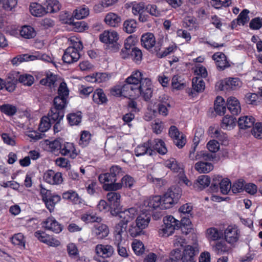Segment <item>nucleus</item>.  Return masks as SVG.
Segmentation results:
<instances>
[{
	"label": "nucleus",
	"instance_id": "1",
	"mask_svg": "<svg viewBox=\"0 0 262 262\" xmlns=\"http://www.w3.org/2000/svg\"><path fill=\"white\" fill-rule=\"evenodd\" d=\"M123 96L141 97L146 102L150 101L152 96L153 89L151 80L143 78V74L139 70L134 71L124 81L121 87Z\"/></svg>",
	"mask_w": 262,
	"mask_h": 262
},
{
	"label": "nucleus",
	"instance_id": "2",
	"mask_svg": "<svg viewBox=\"0 0 262 262\" xmlns=\"http://www.w3.org/2000/svg\"><path fill=\"white\" fill-rule=\"evenodd\" d=\"M122 176V168L117 165H114L110 169V172L100 174L98 177L101 183H105L103 188L106 191H116L121 188L120 183L116 182Z\"/></svg>",
	"mask_w": 262,
	"mask_h": 262
},
{
	"label": "nucleus",
	"instance_id": "3",
	"mask_svg": "<svg viewBox=\"0 0 262 262\" xmlns=\"http://www.w3.org/2000/svg\"><path fill=\"white\" fill-rule=\"evenodd\" d=\"M193 205L190 203L181 206V234L187 235L193 230L190 220L193 216Z\"/></svg>",
	"mask_w": 262,
	"mask_h": 262
},
{
	"label": "nucleus",
	"instance_id": "4",
	"mask_svg": "<svg viewBox=\"0 0 262 262\" xmlns=\"http://www.w3.org/2000/svg\"><path fill=\"white\" fill-rule=\"evenodd\" d=\"M180 190L178 185L172 186L161 196V209H167L177 203L180 198Z\"/></svg>",
	"mask_w": 262,
	"mask_h": 262
},
{
	"label": "nucleus",
	"instance_id": "5",
	"mask_svg": "<svg viewBox=\"0 0 262 262\" xmlns=\"http://www.w3.org/2000/svg\"><path fill=\"white\" fill-rule=\"evenodd\" d=\"M137 214V209L135 208H130L121 210V207L119 209L111 211V215L115 216H118L120 219L119 222L116 225L118 227L126 229L128 223L132 222Z\"/></svg>",
	"mask_w": 262,
	"mask_h": 262
},
{
	"label": "nucleus",
	"instance_id": "6",
	"mask_svg": "<svg viewBox=\"0 0 262 262\" xmlns=\"http://www.w3.org/2000/svg\"><path fill=\"white\" fill-rule=\"evenodd\" d=\"M53 104L54 107L51 108L48 113L49 121L52 123L61 121L64 117V110L67 105L61 104V100L58 97L54 98Z\"/></svg>",
	"mask_w": 262,
	"mask_h": 262
},
{
	"label": "nucleus",
	"instance_id": "7",
	"mask_svg": "<svg viewBox=\"0 0 262 262\" xmlns=\"http://www.w3.org/2000/svg\"><path fill=\"white\" fill-rule=\"evenodd\" d=\"M118 39V34L114 31H105L99 35V40L103 43L109 44V48L114 52L118 51L120 47L117 42Z\"/></svg>",
	"mask_w": 262,
	"mask_h": 262
},
{
	"label": "nucleus",
	"instance_id": "8",
	"mask_svg": "<svg viewBox=\"0 0 262 262\" xmlns=\"http://www.w3.org/2000/svg\"><path fill=\"white\" fill-rule=\"evenodd\" d=\"M163 222L164 227L159 230V234L163 236H169L174 232L175 230H179L180 228V221L171 215L164 217Z\"/></svg>",
	"mask_w": 262,
	"mask_h": 262
},
{
	"label": "nucleus",
	"instance_id": "9",
	"mask_svg": "<svg viewBox=\"0 0 262 262\" xmlns=\"http://www.w3.org/2000/svg\"><path fill=\"white\" fill-rule=\"evenodd\" d=\"M241 232L235 225H230L224 230L223 236L226 242L234 246L238 241Z\"/></svg>",
	"mask_w": 262,
	"mask_h": 262
},
{
	"label": "nucleus",
	"instance_id": "10",
	"mask_svg": "<svg viewBox=\"0 0 262 262\" xmlns=\"http://www.w3.org/2000/svg\"><path fill=\"white\" fill-rule=\"evenodd\" d=\"M192 89H186V92L192 98L195 97L198 93L203 92L205 88V82L203 79L198 76L192 79Z\"/></svg>",
	"mask_w": 262,
	"mask_h": 262
},
{
	"label": "nucleus",
	"instance_id": "11",
	"mask_svg": "<svg viewBox=\"0 0 262 262\" xmlns=\"http://www.w3.org/2000/svg\"><path fill=\"white\" fill-rule=\"evenodd\" d=\"M161 196L155 195L145 200L143 204V210L146 212L152 211L157 208L161 209Z\"/></svg>",
	"mask_w": 262,
	"mask_h": 262
},
{
	"label": "nucleus",
	"instance_id": "12",
	"mask_svg": "<svg viewBox=\"0 0 262 262\" xmlns=\"http://www.w3.org/2000/svg\"><path fill=\"white\" fill-rule=\"evenodd\" d=\"M212 59L215 61L216 68L219 71H223L231 66L230 61L223 52H218L214 53L212 56Z\"/></svg>",
	"mask_w": 262,
	"mask_h": 262
},
{
	"label": "nucleus",
	"instance_id": "13",
	"mask_svg": "<svg viewBox=\"0 0 262 262\" xmlns=\"http://www.w3.org/2000/svg\"><path fill=\"white\" fill-rule=\"evenodd\" d=\"M199 253V249L196 246L187 245L184 247L183 254L181 255L182 262H195L194 257Z\"/></svg>",
	"mask_w": 262,
	"mask_h": 262
},
{
	"label": "nucleus",
	"instance_id": "14",
	"mask_svg": "<svg viewBox=\"0 0 262 262\" xmlns=\"http://www.w3.org/2000/svg\"><path fill=\"white\" fill-rule=\"evenodd\" d=\"M43 180L52 185H59L62 182V174L60 172H55L53 170L46 171L43 176Z\"/></svg>",
	"mask_w": 262,
	"mask_h": 262
},
{
	"label": "nucleus",
	"instance_id": "15",
	"mask_svg": "<svg viewBox=\"0 0 262 262\" xmlns=\"http://www.w3.org/2000/svg\"><path fill=\"white\" fill-rule=\"evenodd\" d=\"M148 143L149 144L150 150L152 152V155L153 152H155V151L162 155L166 154L167 152L165 144L161 139H150L148 140Z\"/></svg>",
	"mask_w": 262,
	"mask_h": 262
},
{
	"label": "nucleus",
	"instance_id": "16",
	"mask_svg": "<svg viewBox=\"0 0 262 262\" xmlns=\"http://www.w3.org/2000/svg\"><path fill=\"white\" fill-rule=\"evenodd\" d=\"M106 197L109 202L110 213L113 210H116L120 208V194L115 191L108 192Z\"/></svg>",
	"mask_w": 262,
	"mask_h": 262
},
{
	"label": "nucleus",
	"instance_id": "17",
	"mask_svg": "<svg viewBox=\"0 0 262 262\" xmlns=\"http://www.w3.org/2000/svg\"><path fill=\"white\" fill-rule=\"evenodd\" d=\"M221 84L222 90H236L239 88L242 84V81L237 78H227L222 80Z\"/></svg>",
	"mask_w": 262,
	"mask_h": 262
},
{
	"label": "nucleus",
	"instance_id": "18",
	"mask_svg": "<svg viewBox=\"0 0 262 262\" xmlns=\"http://www.w3.org/2000/svg\"><path fill=\"white\" fill-rule=\"evenodd\" d=\"M97 254L102 258L111 257L114 252V249L110 245H97L95 247Z\"/></svg>",
	"mask_w": 262,
	"mask_h": 262
},
{
	"label": "nucleus",
	"instance_id": "19",
	"mask_svg": "<svg viewBox=\"0 0 262 262\" xmlns=\"http://www.w3.org/2000/svg\"><path fill=\"white\" fill-rule=\"evenodd\" d=\"M42 227L46 230L52 231L56 233H60L62 226L54 218L48 217L42 223Z\"/></svg>",
	"mask_w": 262,
	"mask_h": 262
},
{
	"label": "nucleus",
	"instance_id": "20",
	"mask_svg": "<svg viewBox=\"0 0 262 262\" xmlns=\"http://www.w3.org/2000/svg\"><path fill=\"white\" fill-rule=\"evenodd\" d=\"M205 236L210 243L212 242H216L222 239L223 237V233L222 230L212 227L206 230Z\"/></svg>",
	"mask_w": 262,
	"mask_h": 262
},
{
	"label": "nucleus",
	"instance_id": "21",
	"mask_svg": "<svg viewBox=\"0 0 262 262\" xmlns=\"http://www.w3.org/2000/svg\"><path fill=\"white\" fill-rule=\"evenodd\" d=\"M92 232L97 239H103L108 236L109 229L105 224H97L95 225Z\"/></svg>",
	"mask_w": 262,
	"mask_h": 262
},
{
	"label": "nucleus",
	"instance_id": "22",
	"mask_svg": "<svg viewBox=\"0 0 262 262\" xmlns=\"http://www.w3.org/2000/svg\"><path fill=\"white\" fill-rule=\"evenodd\" d=\"M18 73L13 72L8 74V76L5 81L4 87L6 90L9 92H13L15 88L16 84L18 82V79L16 76Z\"/></svg>",
	"mask_w": 262,
	"mask_h": 262
},
{
	"label": "nucleus",
	"instance_id": "23",
	"mask_svg": "<svg viewBox=\"0 0 262 262\" xmlns=\"http://www.w3.org/2000/svg\"><path fill=\"white\" fill-rule=\"evenodd\" d=\"M214 181H217L220 185V191L223 194H227L231 190V183L228 178H223L222 176H214Z\"/></svg>",
	"mask_w": 262,
	"mask_h": 262
},
{
	"label": "nucleus",
	"instance_id": "24",
	"mask_svg": "<svg viewBox=\"0 0 262 262\" xmlns=\"http://www.w3.org/2000/svg\"><path fill=\"white\" fill-rule=\"evenodd\" d=\"M80 58V54L73 52V49L67 48L62 57L63 61L68 64H71L77 61Z\"/></svg>",
	"mask_w": 262,
	"mask_h": 262
},
{
	"label": "nucleus",
	"instance_id": "25",
	"mask_svg": "<svg viewBox=\"0 0 262 262\" xmlns=\"http://www.w3.org/2000/svg\"><path fill=\"white\" fill-rule=\"evenodd\" d=\"M198 143L195 142L194 143V146L190 150L189 157L192 160H197L201 159L204 160H210L213 158L212 155L209 153H207L204 151L199 152L195 155V148L198 145Z\"/></svg>",
	"mask_w": 262,
	"mask_h": 262
},
{
	"label": "nucleus",
	"instance_id": "26",
	"mask_svg": "<svg viewBox=\"0 0 262 262\" xmlns=\"http://www.w3.org/2000/svg\"><path fill=\"white\" fill-rule=\"evenodd\" d=\"M227 106L233 115H237L241 112V107L239 101L235 97H230L227 99Z\"/></svg>",
	"mask_w": 262,
	"mask_h": 262
},
{
	"label": "nucleus",
	"instance_id": "27",
	"mask_svg": "<svg viewBox=\"0 0 262 262\" xmlns=\"http://www.w3.org/2000/svg\"><path fill=\"white\" fill-rule=\"evenodd\" d=\"M255 118L252 116H242L238 119L237 124L240 129H246L254 125Z\"/></svg>",
	"mask_w": 262,
	"mask_h": 262
},
{
	"label": "nucleus",
	"instance_id": "28",
	"mask_svg": "<svg viewBox=\"0 0 262 262\" xmlns=\"http://www.w3.org/2000/svg\"><path fill=\"white\" fill-rule=\"evenodd\" d=\"M58 96L55 98H59L61 100V104L67 105V98L69 95V90L67 87V83L64 81L60 83L58 89Z\"/></svg>",
	"mask_w": 262,
	"mask_h": 262
},
{
	"label": "nucleus",
	"instance_id": "29",
	"mask_svg": "<svg viewBox=\"0 0 262 262\" xmlns=\"http://www.w3.org/2000/svg\"><path fill=\"white\" fill-rule=\"evenodd\" d=\"M141 42L143 47L149 50L155 45V37L152 33H146L142 35Z\"/></svg>",
	"mask_w": 262,
	"mask_h": 262
},
{
	"label": "nucleus",
	"instance_id": "30",
	"mask_svg": "<svg viewBox=\"0 0 262 262\" xmlns=\"http://www.w3.org/2000/svg\"><path fill=\"white\" fill-rule=\"evenodd\" d=\"M60 200L61 197L60 195L55 193H52L43 202L45 203L47 208L50 212H52L54 210L55 205Z\"/></svg>",
	"mask_w": 262,
	"mask_h": 262
},
{
	"label": "nucleus",
	"instance_id": "31",
	"mask_svg": "<svg viewBox=\"0 0 262 262\" xmlns=\"http://www.w3.org/2000/svg\"><path fill=\"white\" fill-rule=\"evenodd\" d=\"M82 113L81 111L72 112L67 115V119L70 126H78L81 122Z\"/></svg>",
	"mask_w": 262,
	"mask_h": 262
},
{
	"label": "nucleus",
	"instance_id": "32",
	"mask_svg": "<svg viewBox=\"0 0 262 262\" xmlns=\"http://www.w3.org/2000/svg\"><path fill=\"white\" fill-rule=\"evenodd\" d=\"M93 100L97 104H105L108 101L106 95L101 89H97L94 92Z\"/></svg>",
	"mask_w": 262,
	"mask_h": 262
},
{
	"label": "nucleus",
	"instance_id": "33",
	"mask_svg": "<svg viewBox=\"0 0 262 262\" xmlns=\"http://www.w3.org/2000/svg\"><path fill=\"white\" fill-rule=\"evenodd\" d=\"M62 198L74 204L81 203L82 199L77 193L73 190H69L62 193Z\"/></svg>",
	"mask_w": 262,
	"mask_h": 262
},
{
	"label": "nucleus",
	"instance_id": "34",
	"mask_svg": "<svg viewBox=\"0 0 262 262\" xmlns=\"http://www.w3.org/2000/svg\"><path fill=\"white\" fill-rule=\"evenodd\" d=\"M30 11L32 15L36 17H41L47 13L45 5L43 6L36 3L31 4Z\"/></svg>",
	"mask_w": 262,
	"mask_h": 262
},
{
	"label": "nucleus",
	"instance_id": "35",
	"mask_svg": "<svg viewBox=\"0 0 262 262\" xmlns=\"http://www.w3.org/2000/svg\"><path fill=\"white\" fill-rule=\"evenodd\" d=\"M213 251L217 255H223L229 251V248L224 241H216L212 245Z\"/></svg>",
	"mask_w": 262,
	"mask_h": 262
},
{
	"label": "nucleus",
	"instance_id": "36",
	"mask_svg": "<svg viewBox=\"0 0 262 262\" xmlns=\"http://www.w3.org/2000/svg\"><path fill=\"white\" fill-rule=\"evenodd\" d=\"M44 5L47 13H55L61 9V5L57 0H47Z\"/></svg>",
	"mask_w": 262,
	"mask_h": 262
},
{
	"label": "nucleus",
	"instance_id": "37",
	"mask_svg": "<svg viewBox=\"0 0 262 262\" xmlns=\"http://www.w3.org/2000/svg\"><path fill=\"white\" fill-rule=\"evenodd\" d=\"M121 17L117 14L114 13H108L105 17V23L111 27H116L118 26L121 22Z\"/></svg>",
	"mask_w": 262,
	"mask_h": 262
},
{
	"label": "nucleus",
	"instance_id": "38",
	"mask_svg": "<svg viewBox=\"0 0 262 262\" xmlns=\"http://www.w3.org/2000/svg\"><path fill=\"white\" fill-rule=\"evenodd\" d=\"M150 221V214L146 212L141 213L136 220L137 225L140 226L143 231L148 226Z\"/></svg>",
	"mask_w": 262,
	"mask_h": 262
},
{
	"label": "nucleus",
	"instance_id": "39",
	"mask_svg": "<svg viewBox=\"0 0 262 262\" xmlns=\"http://www.w3.org/2000/svg\"><path fill=\"white\" fill-rule=\"evenodd\" d=\"M236 119L231 116H225L222 119L221 127L224 129L230 130L236 125Z\"/></svg>",
	"mask_w": 262,
	"mask_h": 262
},
{
	"label": "nucleus",
	"instance_id": "40",
	"mask_svg": "<svg viewBox=\"0 0 262 262\" xmlns=\"http://www.w3.org/2000/svg\"><path fill=\"white\" fill-rule=\"evenodd\" d=\"M82 221L86 223H100L102 219L101 217L97 216L96 214L93 212H86L81 216Z\"/></svg>",
	"mask_w": 262,
	"mask_h": 262
},
{
	"label": "nucleus",
	"instance_id": "41",
	"mask_svg": "<svg viewBox=\"0 0 262 262\" xmlns=\"http://www.w3.org/2000/svg\"><path fill=\"white\" fill-rule=\"evenodd\" d=\"M195 169L199 173H208L213 169V166L211 163L198 162L195 164Z\"/></svg>",
	"mask_w": 262,
	"mask_h": 262
},
{
	"label": "nucleus",
	"instance_id": "42",
	"mask_svg": "<svg viewBox=\"0 0 262 262\" xmlns=\"http://www.w3.org/2000/svg\"><path fill=\"white\" fill-rule=\"evenodd\" d=\"M135 153L137 157L143 156L146 154L150 156L152 155V152L150 150L148 141L143 144L138 145L135 150Z\"/></svg>",
	"mask_w": 262,
	"mask_h": 262
},
{
	"label": "nucleus",
	"instance_id": "43",
	"mask_svg": "<svg viewBox=\"0 0 262 262\" xmlns=\"http://www.w3.org/2000/svg\"><path fill=\"white\" fill-rule=\"evenodd\" d=\"M210 178L207 175H202L198 178L196 182L194 184L195 187L200 190L208 187L210 184Z\"/></svg>",
	"mask_w": 262,
	"mask_h": 262
},
{
	"label": "nucleus",
	"instance_id": "44",
	"mask_svg": "<svg viewBox=\"0 0 262 262\" xmlns=\"http://www.w3.org/2000/svg\"><path fill=\"white\" fill-rule=\"evenodd\" d=\"M11 243L15 246H17L21 249H25L26 241L23 233L15 234L11 238Z\"/></svg>",
	"mask_w": 262,
	"mask_h": 262
},
{
	"label": "nucleus",
	"instance_id": "45",
	"mask_svg": "<svg viewBox=\"0 0 262 262\" xmlns=\"http://www.w3.org/2000/svg\"><path fill=\"white\" fill-rule=\"evenodd\" d=\"M168 134L176 145L180 148V132L178 128L174 125L171 126L169 128Z\"/></svg>",
	"mask_w": 262,
	"mask_h": 262
},
{
	"label": "nucleus",
	"instance_id": "46",
	"mask_svg": "<svg viewBox=\"0 0 262 262\" xmlns=\"http://www.w3.org/2000/svg\"><path fill=\"white\" fill-rule=\"evenodd\" d=\"M35 60V57L33 55L28 54H20L14 57L11 60V62L13 65H18L24 61H33Z\"/></svg>",
	"mask_w": 262,
	"mask_h": 262
},
{
	"label": "nucleus",
	"instance_id": "47",
	"mask_svg": "<svg viewBox=\"0 0 262 262\" xmlns=\"http://www.w3.org/2000/svg\"><path fill=\"white\" fill-rule=\"evenodd\" d=\"M214 110L219 115L225 114L226 108L225 106V101L222 97H217L214 102Z\"/></svg>",
	"mask_w": 262,
	"mask_h": 262
},
{
	"label": "nucleus",
	"instance_id": "48",
	"mask_svg": "<svg viewBox=\"0 0 262 262\" xmlns=\"http://www.w3.org/2000/svg\"><path fill=\"white\" fill-rule=\"evenodd\" d=\"M75 150V148L73 143L69 142L61 143V148L60 149V152L62 155H69L71 157H72V156L71 153L73 154Z\"/></svg>",
	"mask_w": 262,
	"mask_h": 262
},
{
	"label": "nucleus",
	"instance_id": "49",
	"mask_svg": "<svg viewBox=\"0 0 262 262\" xmlns=\"http://www.w3.org/2000/svg\"><path fill=\"white\" fill-rule=\"evenodd\" d=\"M57 80L56 76L51 72L48 73L45 78L40 80V83L43 85H47L50 88L54 87Z\"/></svg>",
	"mask_w": 262,
	"mask_h": 262
},
{
	"label": "nucleus",
	"instance_id": "50",
	"mask_svg": "<svg viewBox=\"0 0 262 262\" xmlns=\"http://www.w3.org/2000/svg\"><path fill=\"white\" fill-rule=\"evenodd\" d=\"M17 108L15 106L10 104H4L0 105V111L8 116H12L17 112Z\"/></svg>",
	"mask_w": 262,
	"mask_h": 262
},
{
	"label": "nucleus",
	"instance_id": "51",
	"mask_svg": "<svg viewBox=\"0 0 262 262\" xmlns=\"http://www.w3.org/2000/svg\"><path fill=\"white\" fill-rule=\"evenodd\" d=\"M89 14V9L88 7H78L74 11L73 15L77 19H81L87 17Z\"/></svg>",
	"mask_w": 262,
	"mask_h": 262
},
{
	"label": "nucleus",
	"instance_id": "52",
	"mask_svg": "<svg viewBox=\"0 0 262 262\" xmlns=\"http://www.w3.org/2000/svg\"><path fill=\"white\" fill-rule=\"evenodd\" d=\"M250 11L247 9H244L238 15L236 19L238 25L244 26L249 21V14Z\"/></svg>",
	"mask_w": 262,
	"mask_h": 262
},
{
	"label": "nucleus",
	"instance_id": "53",
	"mask_svg": "<svg viewBox=\"0 0 262 262\" xmlns=\"http://www.w3.org/2000/svg\"><path fill=\"white\" fill-rule=\"evenodd\" d=\"M20 34L25 38L30 39L36 35L34 28L30 26H24L20 31Z\"/></svg>",
	"mask_w": 262,
	"mask_h": 262
},
{
	"label": "nucleus",
	"instance_id": "54",
	"mask_svg": "<svg viewBox=\"0 0 262 262\" xmlns=\"http://www.w3.org/2000/svg\"><path fill=\"white\" fill-rule=\"evenodd\" d=\"M128 232L133 237H137L144 233V231L142 230L140 226L137 225L136 222L133 223L129 226Z\"/></svg>",
	"mask_w": 262,
	"mask_h": 262
},
{
	"label": "nucleus",
	"instance_id": "55",
	"mask_svg": "<svg viewBox=\"0 0 262 262\" xmlns=\"http://www.w3.org/2000/svg\"><path fill=\"white\" fill-rule=\"evenodd\" d=\"M136 28L137 23L134 19L126 20L123 23V30L128 34L135 32Z\"/></svg>",
	"mask_w": 262,
	"mask_h": 262
},
{
	"label": "nucleus",
	"instance_id": "56",
	"mask_svg": "<svg viewBox=\"0 0 262 262\" xmlns=\"http://www.w3.org/2000/svg\"><path fill=\"white\" fill-rule=\"evenodd\" d=\"M160 102L158 104V112L160 115H162L164 116H166L168 115V109L167 106H170V105L168 102L167 101H164L162 100L163 99H165V96H163V97H160Z\"/></svg>",
	"mask_w": 262,
	"mask_h": 262
},
{
	"label": "nucleus",
	"instance_id": "57",
	"mask_svg": "<svg viewBox=\"0 0 262 262\" xmlns=\"http://www.w3.org/2000/svg\"><path fill=\"white\" fill-rule=\"evenodd\" d=\"M183 26L189 30H192L193 29H195L197 27L196 19L193 16H187L184 19Z\"/></svg>",
	"mask_w": 262,
	"mask_h": 262
},
{
	"label": "nucleus",
	"instance_id": "58",
	"mask_svg": "<svg viewBox=\"0 0 262 262\" xmlns=\"http://www.w3.org/2000/svg\"><path fill=\"white\" fill-rule=\"evenodd\" d=\"M142 52L138 48H134L131 51L130 57L135 62L139 64L142 59Z\"/></svg>",
	"mask_w": 262,
	"mask_h": 262
},
{
	"label": "nucleus",
	"instance_id": "59",
	"mask_svg": "<svg viewBox=\"0 0 262 262\" xmlns=\"http://www.w3.org/2000/svg\"><path fill=\"white\" fill-rule=\"evenodd\" d=\"M245 185V181L239 179L231 185V190L234 193H239L244 189Z\"/></svg>",
	"mask_w": 262,
	"mask_h": 262
},
{
	"label": "nucleus",
	"instance_id": "60",
	"mask_svg": "<svg viewBox=\"0 0 262 262\" xmlns=\"http://www.w3.org/2000/svg\"><path fill=\"white\" fill-rule=\"evenodd\" d=\"M249 27L252 30H259L262 27V18L256 17L252 18L249 23Z\"/></svg>",
	"mask_w": 262,
	"mask_h": 262
},
{
	"label": "nucleus",
	"instance_id": "61",
	"mask_svg": "<svg viewBox=\"0 0 262 262\" xmlns=\"http://www.w3.org/2000/svg\"><path fill=\"white\" fill-rule=\"evenodd\" d=\"M17 4V0H0V5L7 11H11Z\"/></svg>",
	"mask_w": 262,
	"mask_h": 262
},
{
	"label": "nucleus",
	"instance_id": "62",
	"mask_svg": "<svg viewBox=\"0 0 262 262\" xmlns=\"http://www.w3.org/2000/svg\"><path fill=\"white\" fill-rule=\"evenodd\" d=\"M132 248L137 255H142L144 252V246L141 241H137L132 243Z\"/></svg>",
	"mask_w": 262,
	"mask_h": 262
},
{
	"label": "nucleus",
	"instance_id": "63",
	"mask_svg": "<svg viewBox=\"0 0 262 262\" xmlns=\"http://www.w3.org/2000/svg\"><path fill=\"white\" fill-rule=\"evenodd\" d=\"M180 259V249L178 248L170 252L169 258L166 259L165 262H179Z\"/></svg>",
	"mask_w": 262,
	"mask_h": 262
},
{
	"label": "nucleus",
	"instance_id": "64",
	"mask_svg": "<svg viewBox=\"0 0 262 262\" xmlns=\"http://www.w3.org/2000/svg\"><path fill=\"white\" fill-rule=\"evenodd\" d=\"M252 129V134L256 138L258 139L262 138V123H256Z\"/></svg>",
	"mask_w": 262,
	"mask_h": 262
}]
</instances>
